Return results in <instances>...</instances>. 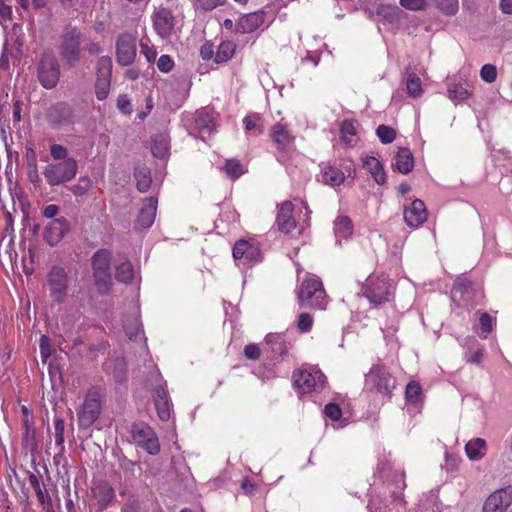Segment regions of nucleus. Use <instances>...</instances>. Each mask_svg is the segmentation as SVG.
<instances>
[{"mask_svg":"<svg viewBox=\"0 0 512 512\" xmlns=\"http://www.w3.org/2000/svg\"><path fill=\"white\" fill-rule=\"evenodd\" d=\"M361 291L375 308L390 302L394 297V285L384 275H370L363 284Z\"/></svg>","mask_w":512,"mask_h":512,"instance_id":"nucleus-1","label":"nucleus"},{"mask_svg":"<svg viewBox=\"0 0 512 512\" xmlns=\"http://www.w3.org/2000/svg\"><path fill=\"white\" fill-rule=\"evenodd\" d=\"M60 39V58L68 69L74 68L81 59L82 32L77 27L68 26Z\"/></svg>","mask_w":512,"mask_h":512,"instance_id":"nucleus-2","label":"nucleus"},{"mask_svg":"<svg viewBox=\"0 0 512 512\" xmlns=\"http://www.w3.org/2000/svg\"><path fill=\"white\" fill-rule=\"evenodd\" d=\"M298 301L301 307L325 309L327 306V295L321 280L317 277L305 279L298 291Z\"/></svg>","mask_w":512,"mask_h":512,"instance_id":"nucleus-3","label":"nucleus"},{"mask_svg":"<svg viewBox=\"0 0 512 512\" xmlns=\"http://www.w3.org/2000/svg\"><path fill=\"white\" fill-rule=\"evenodd\" d=\"M111 259L112 253L107 249L97 250L91 258L95 285L101 294L108 293L112 285Z\"/></svg>","mask_w":512,"mask_h":512,"instance_id":"nucleus-4","label":"nucleus"},{"mask_svg":"<svg viewBox=\"0 0 512 512\" xmlns=\"http://www.w3.org/2000/svg\"><path fill=\"white\" fill-rule=\"evenodd\" d=\"M78 172V162L75 158L65 161L48 163L43 169V176L51 187L70 182Z\"/></svg>","mask_w":512,"mask_h":512,"instance_id":"nucleus-5","label":"nucleus"},{"mask_svg":"<svg viewBox=\"0 0 512 512\" xmlns=\"http://www.w3.org/2000/svg\"><path fill=\"white\" fill-rule=\"evenodd\" d=\"M294 388L301 394L311 393L322 389L325 385V375L316 367H302L293 372Z\"/></svg>","mask_w":512,"mask_h":512,"instance_id":"nucleus-6","label":"nucleus"},{"mask_svg":"<svg viewBox=\"0 0 512 512\" xmlns=\"http://www.w3.org/2000/svg\"><path fill=\"white\" fill-rule=\"evenodd\" d=\"M365 386L370 391H375L383 396H390L395 388V379L380 363L371 367L365 376Z\"/></svg>","mask_w":512,"mask_h":512,"instance_id":"nucleus-7","label":"nucleus"},{"mask_svg":"<svg viewBox=\"0 0 512 512\" xmlns=\"http://www.w3.org/2000/svg\"><path fill=\"white\" fill-rule=\"evenodd\" d=\"M46 282L52 301L58 304L65 302L69 290V277L66 269L59 265H53L47 274Z\"/></svg>","mask_w":512,"mask_h":512,"instance_id":"nucleus-8","label":"nucleus"},{"mask_svg":"<svg viewBox=\"0 0 512 512\" xmlns=\"http://www.w3.org/2000/svg\"><path fill=\"white\" fill-rule=\"evenodd\" d=\"M112 66V59L109 56H102L97 62L95 94L100 101L105 100L109 95Z\"/></svg>","mask_w":512,"mask_h":512,"instance_id":"nucleus-9","label":"nucleus"},{"mask_svg":"<svg viewBox=\"0 0 512 512\" xmlns=\"http://www.w3.org/2000/svg\"><path fill=\"white\" fill-rule=\"evenodd\" d=\"M132 440L150 455L160 451V444L156 433L146 424H134L131 428Z\"/></svg>","mask_w":512,"mask_h":512,"instance_id":"nucleus-10","label":"nucleus"},{"mask_svg":"<svg viewBox=\"0 0 512 512\" xmlns=\"http://www.w3.org/2000/svg\"><path fill=\"white\" fill-rule=\"evenodd\" d=\"M101 412V402L99 396L95 392H89L84 403L78 411V422L80 428L91 427L98 419Z\"/></svg>","mask_w":512,"mask_h":512,"instance_id":"nucleus-11","label":"nucleus"},{"mask_svg":"<svg viewBox=\"0 0 512 512\" xmlns=\"http://www.w3.org/2000/svg\"><path fill=\"white\" fill-rule=\"evenodd\" d=\"M60 77V68L53 55H45L39 62L38 79L46 89L54 88Z\"/></svg>","mask_w":512,"mask_h":512,"instance_id":"nucleus-12","label":"nucleus"},{"mask_svg":"<svg viewBox=\"0 0 512 512\" xmlns=\"http://www.w3.org/2000/svg\"><path fill=\"white\" fill-rule=\"evenodd\" d=\"M136 37L122 33L116 40V61L121 66L132 64L136 58Z\"/></svg>","mask_w":512,"mask_h":512,"instance_id":"nucleus-13","label":"nucleus"},{"mask_svg":"<svg viewBox=\"0 0 512 512\" xmlns=\"http://www.w3.org/2000/svg\"><path fill=\"white\" fill-rule=\"evenodd\" d=\"M512 504V486L493 492L485 501L482 512H505Z\"/></svg>","mask_w":512,"mask_h":512,"instance_id":"nucleus-14","label":"nucleus"},{"mask_svg":"<svg viewBox=\"0 0 512 512\" xmlns=\"http://www.w3.org/2000/svg\"><path fill=\"white\" fill-rule=\"evenodd\" d=\"M153 27L156 33L162 38H169L175 27V17L167 8H159L152 16Z\"/></svg>","mask_w":512,"mask_h":512,"instance_id":"nucleus-15","label":"nucleus"},{"mask_svg":"<svg viewBox=\"0 0 512 512\" xmlns=\"http://www.w3.org/2000/svg\"><path fill=\"white\" fill-rule=\"evenodd\" d=\"M233 257L243 264H254L261 261V251L254 244L246 240H238L233 247Z\"/></svg>","mask_w":512,"mask_h":512,"instance_id":"nucleus-16","label":"nucleus"},{"mask_svg":"<svg viewBox=\"0 0 512 512\" xmlns=\"http://www.w3.org/2000/svg\"><path fill=\"white\" fill-rule=\"evenodd\" d=\"M74 117L73 108L65 102H59L51 106L47 112L48 122L53 127H61L72 123Z\"/></svg>","mask_w":512,"mask_h":512,"instance_id":"nucleus-17","label":"nucleus"},{"mask_svg":"<svg viewBox=\"0 0 512 512\" xmlns=\"http://www.w3.org/2000/svg\"><path fill=\"white\" fill-rule=\"evenodd\" d=\"M270 137L279 152H288L294 148L295 137L291 134L290 130L281 123L273 125L270 131Z\"/></svg>","mask_w":512,"mask_h":512,"instance_id":"nucleus-18","label":"nucleus"},{"mask_svg":"<svg viewBox=\"0 0 512 512\" xmlns=\"http://www.w3.org/2000/svg\"><path fill=\"white\" fill-rule=\"evenodd\" d=\"M69 222L65 217L55 218L49 222L44 231L46 242L54 246L58 244L69 231Z\"/></svg>","mask_w":512,"mask_h":512,"instance_id":"nucleus-19","label":"nucleus"},{"mask_svg":"<svg viewBox=\"0 0 512 512\" xmlns=\"http://www.w3.org/2000/svg\"><path fill=\"white\" fill-rule=\"evenodd\" d=\"M320 177L323 183L337 187L344 183L345 172L336 161L326 162L321 164Z\"/></svg>","mask_w":512,"mask_h":512,"instance_id":"nucleus-20","label":"nucleus"},{"mask_svg":"<svg viewBox=\"0 0 512 512\" xmlns=\"http://www.w3.org/2000/svg\"><path fill=\"white\" fill-rule=\"evenodd\" d=\"M426 219V206L420 199H415L409 207L404 209V220L411 228H418Z\"/></svg>","mask_w":512,"mask_h":512,"instance_id":"nucleus-21","label":"nucleus"},{"mask_svg":"<svg viewBox=\"0 0 512 512\" xmlns=\"http://www.w3.org/2000/svg\"><path fill=\"white\" fill-rule=\"evenodd\" d=\"M265 18L266 14L263 11L246 14L238 20L235 30L241 34L252 33L264 24Z\"/></svg>","mask_w":512,"mask_h":512,"instance_id":"nucleus-22","label":"nucleus"},{"mask_svg":"<svg viewBox=\"0 0 512 512\" xmlns=\"http://www.w3.org/2000/svg\"><path fill=\"white\" fill-rule=\"evenodd\" d=\"M153 401L159 418L167 421L171 416L172 404L167 393L166 387L162 384L158 385L153 394Z\"/></svg>","mask_w":512,"mask_h":512,"instance_id":"nucleus-23","label":"nucleus"},{"mask_svg":"<svg viewBox=\"0 0 512 512\" xmlns=\"http://www.w3.org/2000/svg\"><path fill=\"white\" fill-rule=\"evenodd\" d=\"M194 131L201 139L210 136L215 131V123L212 113L207 109L198 110L194 117Z\"/></svg>","mask_w":512,"mask_h":512,"instance_id":"nucleus-24","label":"nucleus"},{"mask_svg":"<svg viewBox=\"0 0 512 512\" xmlns=\"http://www.w3.org/2000/svg\"><path fill=\"white\" fill-rule=\"evenodd\" d=\"M158 200L155 197L145 199L143 207L140 209L135 222L136 228L147 229L151 227L155 221Z\"/></svg>","mask_w":512,"mask_h":512,"instance_id":"nucleus-25","label":"nucleus"},{"mask_svg":"<svg viewBox=\"0 0 512 512\" xmlns=\"http://www.w3.org/2000/svg\"><path fill=\"white\" fill-rule=\"evenodd\" d=\"M293 204L290 201H284L278 207L276 215V224L281 232L289 233L296 226V221L292 215Z\"/></svg>","mask_w":512,"mask_h":512,"instance_id":"nucleus-26","label":"nucleus"},{"mask_svg":"<svg viewBox=\"0 0 512 512\" xmlns=\"http://www.w3.org/2000/svg\"><path fill=\"white\" fill-rule=\"evenodd\" d=\"M92 496L98 505V510L103 511L114 500L115 491L108 483H98L92 488Z\"/></svg>","mask_w":512,"mask_h":512,"instance_id":"nucleus-27","label":"nucleus"},{"mask_svg":"<svg viewBox=\"0 0 512 512\" xmlns=\"http://www.w3.org/2000/svg\"><path fill=\"white\" fill-rule=\"evenodd\" d=\"M363 167L370 173L378 185L386 183L387 176L382 163L374 156L362 158Z\"/></svg>","mask_w":512,"mask_h":512,"instance_id":"nucleus-28","label":"nucleus"},{"mask_svg":"<svg viewBox=\"0 0 512 512\" xmlns=\"http://www.w3.org/2000/svg\"><path fill=\"white\" fill-rule=\"evenodd\" d=\"M395 169L401 174H408L414 168V158L408 148H399L395 155Z\"/></svg>","mask_w":512,"mask_h":512,"instance_id":"nucleus-29","label":"nucleus"},{"mask_svg":"<svg viewBox=\"0 0 512 512\" xmlns=\"http://www.w3.org/2000/svg\"><path fill=\"white\" fill-rule=\"evenodd\" d=\"M353 233V224L349 217L338 216L334 221V234L336 242L340 243L342 240H347Z\"/></svg>","mask_w":512,"mask_h":512,"instance_id":"nucleus-30","label":"nucleus"},{"mask_svg":"<svg viewBox=\"0 0 512 512\" xmlns=\"http://www.w3.org/2000/svg\"><path fill=\"white\" fill-rule=\"evenodd\" d=\"M124 330L130 340H144L142 323L137 315L127 318L124 322Z\"/></svg>","mask_w":512,"mask_h":512,"instance_id":"nucleus-31","label":"nucleus"},{"mask_svg":"<svg viewBox=\"0 0 512 512\" xmlns=\"http://www.w3.org/2000/svg\"><path fill=\"white\" fill-rule=\"evenodd\" d=\"M134 178L136 180L137 189L140 192H146L151 186V171L144 164H138L134 168Z\"/></svg>","mask_w":512,"mask_h":512,"instance_id":"nucleus-32","label":"nucleus"},{"mask_svg":"<svg viewBox=\"0 0 512 512\" xmlns=\"http://www.w3.org/2000/svg\"><path fill=\"white\" fill-rule=\"evenodd\" d=\"M465 451L470 460H480L485 454L486 442L482 438L472 439L466 444Z\"/></svg>","mask_w":512,"mask_h":512,"instance_id":"nucleus-33","label":"nucleus"},{"mask_svg":"<svg viewBox=\"0 0 512 512\" xmlns=\"http://www.w3.org/2000/svg\"><path fill=\"white\" fill-rule=\"evenodd\" d=\"M170 149L169 139L165 135H156L152 140V154L159 159L165 158Z\"/></svg>","mask_w":512,"mask_h":512,"instance_id":"nucleus-34","label":"nucleus"},{"mask_svg":"<svg viewBox=\"0 0 512 512\" xmlns=\"http://www.w3.org/2000/svg\"><path fill=\"white\" fill-rule=\"evenodd\" d=\"M356 123L353 120H344L340 127L341 141L346 146H353L356 142Z\"/></svg>","mask_w":512,"mask_h":512,"instance_id":"nucleus-35","label":"nucleus"},{"mask_svg":"<svg viewBox=\"0 0 512 512\" xmlns=\"http://www.w3.org/2000/svg\"><path fill=\"white\" fill-rule=\"evenodd\" d=\"M115 269H116L115 277L120 282L130 283L135 276V271H134L133 265L129 260H125V261L119 263L115 267Z\"/></svg>","mask_w":512,"mask_h":512,"instance_id":"nucleus-36","label":"nucleus"},{"mask_svg":"<svg viewBox=\"0 0 512 512\" xmlns=\"http://www.w3.org/2000/svg\"><path fill=\"white\" fill-rule=\"evenodd\" d=\"M235 52V45L230 41L221 42L214 56L217 64L226 63L230 60Z\"/></svg>","mask_w":512,"mask_h":512,"instance_id":"nucleus-37","label":"nucleus"},{"mask_svg":"<svg viewBox=\"0 0 512 512\" xmlns=\"http://www.w3.org/2000/svg\"><path fill=\"white\" fill-rule=\"evenodd\" d=\"M265 340L267 344L272 345V352L281 356L285 355L290 348V344L286 343L279 334H268Z\"/></svg>","mask_w":512,"mask_h":512,"instance_id":"nucleus-38","label":"nucleus"},{"mask_svg":"<svg viewBox=\"0 0 512 512\" xmlns=\"http://www.w3.org/2000/svg\"><path fill=\"white\" fill-rule=\"evenodd\" d=\"M405 399L408 404L412 405H417L422 401V388L417 382L411 381L407 384Z\"/></svg>","mask_w":512,"mask_h":512,"instance_id":"nucleus-39","label":"nucleus"},{"mask_svg":"<svg viewBox=\"0 0 512 512\" xmlns=\"http://www.w3.org/2000/svg\"><path fill=\"white\" fill-rule=\"evenodd\" d=\"M447 95L452 101H463L470 96V92L463 84L450 83L448 84Z\"/></svg>","mask_w":512,"mask_h":512,"instance_id":"nucleus-40","label":"nucleus"},{"mask_svg":"<svg viewBox=\"0 0 512 512\" xmlns=\"http://www.w3.org/2000/svg\"><path fill=\"white\" fill-rule=\"evenodd\" d=\"M407 93L413 97H420L423 90L420 78L415 73L408 74L406 78Z\"/></svg>","mask_w":512,"mask_h":512,"instance_id":"nucleus-41","label":"nucleus"},{"mask_svg":"<svg viewBox=\"0 0 512 512\" xmlns=\"http://www.w3.org/2000/svg\"><path fill=\"white\" fill-rule=\"evenodd\" d=\"M226 175L232 179H237L245 173V170L237 159H228L223 167Z\"/></svg>","mask_w":512,"mask_h":512,"instance_id":"nucleus-42","label":"nucleus"},{"mask_svg":"<svg viewBox=\"0 0 512 512\" xmlns=\"http://www.w3.org/2000/svg\"><path fill=\"white\" fill-rule=\"evenodd\" d=\"M28 479H29V483H30L31 487L34 489L40 503L45 504L47 501H49L50 497H49L48 493L46 492V490L44 488H42L39 478L34 473L29 472Z\"/></svg>","mask_w":512,"mask_h":512,"instance_id":"nucleus-43","label":"nucleus"},{"mask_svg":"<svg viewBox=\"0 0 512 512\" xmlns=\"http://www.w3.org/2000/svg\"><path fill=\"white\" fill-rule=\"evenodd\" d=\"M54 438H55V446L57 447L59 453L64 450V430H65V422L62 418L56 417L54 420Z\"/></svg>","mask_w":512,"mask_h":512,"instance_id":"nucleus-44","label":"nucleus"},{"mask_svg":"<svg viewBox=\"0 0 512 512\" xmlns=\"http://www.w3.org/2000/svg\"><path fill=\"white\" fill-rule=\"evenodd\" d=\"M260 119L259 114L247 115L243 119V124L247 131L253 132L255 135H261L264 131L262 125L258 123Z\"/></svg>","mask_w":512,"mask_h":512,"instance_id":"nucleus-45","label":"nucleus"},{"mask_svg":"<svg viewBox=\"0 0 512 512\" xmlns=\"http://www.w3.org/2000/svg\"><path fill=\"white\" fill-rule=\"evenodd\" d=\"M376 13L389 22H393L398 18L399 8L394 5L380 4L376 9Z\"/></svg>","mask_w":512,"mask_h":512,"instance_id":"nucleus-46","label":"nucleus"},{"mask_svg":"<svg viewBox=\"0 0 512 512\" xmlns=\"http://www.w3.org/2000/svg\"><path fill=\"white\" fill-rule=\"evenodd\" d=\"M92 187V181L88 176H81L78 182L70 190L75 196L85 195Z\"/></svg>","mask_w":512,"mask_h":512,"instance_id":"nucleus-47","label":"nucleus"},{"mask_svg":"<svg viewBox=\"0 0 512 512\" xmlns=\"http://www.w3.org/2000/svg\"><path fill=\"white\" fill-rule=\"evenodd\" d=\"M376 134L383 144H389L396 138V131L387 125H379Z\"/></svg>","mask_w":512,"mask_h":512,"instance_id":"nucleus-48","label":"nucleus"},{"mask_svg":"<svg viewBox=\"0 0 512 512\" xmlns=\"http://www.w3.org/2000/svg\"><path fill=\"white\" fill-rule=\"evenodd\" d=\"M226 0H194V8L204 12L212 11L215 8L224 5Z\"/></svg>","mask_w":512,"mask_h":512,"instance_id":"nucleus-49","label":"nucleus"},{"mask_svg":"<svg viewBox=\"0 0 512 512\" xmlns=\"http://www.w3.org/2000/svg\"><path fill=\"white\" fill-rule=\"evenodd\" d=\"M437 7L446 15H454L458 11V0H433Z\"/></svg>","mask_w":512,"mask_h":512,"instance_id":"nucleus-50","label":"nucleus"},{"mask_svg":"<svg viewBox=\"0 0 512 512\" xmlns=\"http://www.w3.org/2000/svg\"><path fill=\"white\" fill-rule=\"evenodd\" d=\"M479 323L481 328L480 336L485 339L493 330V319L488 313L484 312L479 317Z\"/></svg>","mask_w":512,"mask_h":512,"instance_id":"nucleus-51","label":"nucleus"},{"mask_svg":"<svg viewBox=\"0 0 512 512\" xmlns=\"http://www.w3.org/2000/svg\"><path fill=\"white\" fill-rule=\"evenodd\" d=\"M50 155L54 162L65 161V159L70 158L68 157L67 148L60 144H53L50 146Z\"/></svg>","mask_w":512,"mask_h":512,"instance_id":"nucleus-52","label":"nucleus"},{"mask_svg":"<svg viewBox=\"0 0 512 512\" xmlns=\"http://www.w3.org/2000/svg\"><path fill=\"white\" fill-rule=\"evenodd\" d=\"M324 414L327 418L336 422L339 421L342 417V410L340 406L336 403H329L324 407Z\"/></svg>","mask_w":512,"mask_h":512,"instance_id":"nucleus-53","label":"nucleus"},{"mask_svg":"<svg viewBox=\"0 0 512 512\" xmlns=\"http://www.w3.org/2000/svg\"><path fill=\"white\" fill-rule=\"evenodd\" d=\"M313 325V317L311 314L303 312L299 314L297 327L301 332H309Z\"/></svg>","mask_w":512,"mask_h":512,"instance_id":"nucleus-54","label":"nucleus"},{"mask_svg":"<svg viewBox=\"0 0 512 512\" xmlns=\"http://www.w3.org/2000/svg\"><path fill=\"white\" fill-rule=\"evenodd\" d=\"M480 76L487 83L494 82L497 77L496 67L492 64H485L480 70Z\"/></svg>","mask_w":512,"mask_h":512,"instance_id":"nucleus-55","label":"nucleus"},{"mask_svg":"<svg viewBox=\"0 0 512 512\" xmlns=\"http://www.w3.org/2000/svg\"><path fill=\"white\" fill-rule=\"evenodd\" d=\"M140 48L148 63H153L156 60L157 52L149 45V40L142 39L140 41Z\"/></svg>","mask_w":512,"mask_h":512,"instance_id":"nucleus-56","label":"nucleus"},{"mask_svg":"<svg viewBox=\"0 0 512 512\" xmlns=\"http://www.w3.org/2000/svg\"><path fill=\"white\" fill-rule=\"evenodd\" d=\"M399 3L405 9L411 11H422L426 9V0H399Z\"/></svg>","mask_w":512,"mask_h":512,"instance_id":"nucleus-57","label":"nucleus"},{"mask_svg":"<svg viewBox=\"0 0 512 512\" xmlns=\"http://www.w3.org/2000/svg\"><path fill=\"white\" fill-rule=\"evenodd\" d=\"M404 487H405L404 475L403 474L397 475V478L395 481V488L393 490H391V497L394 500H401L403 497Z\"/></svg>","mask_w":512,"mask_h":512,"instance_id":"nucleus-58","label":"nucleus"},{"mask_svg":"<svg viewBox=\"0 0 512 512\" xmlns=\"http://www.w3.org/2000/svg\"><path fill=\"white\" fill-rule=\"evenodd\" d=\"M24 427H25V432H24V436H23V441H24L26 447H31V450H33L34 447L36 446L35 431H34V429L30 428V426L28 424V420L24 421Z\"/></svg>","mask_w":512,"mask_h":512,"instance_id":"nucleus-59","label":"nucleus"},{"mask_svg":"<svg viewBox=\"0 0 512 512\" xmlns=\"http://www.w3.org/2000/svg\"><path fill=\"white\" fill-rule=\"evenodd\" d=\"M39 346H40L41 358L45 362L48 360V358L52 354V350L50 347V339L48 338V336H46V335L41 336Z\"/></svg>","mask_w":512,"mask_h":512,"instance_id":"nucleus-60","label":"nucleus"},{"mask_svg":"<svg viewBox=\"0 0 512 512\" xmlns=\"http://www.w3.org/2000/svg\"><path fill=\"white\" fill-rule=\"evenodd\" d=\"M174 67V61L169 55H161L157 61V68L164 73L170 72Z\"/></svg>","mask_w":512,"mask_h":512,"instance_id":"nucleus-61","label":"nucleus"},{"mask_svg":"<svg viewBox=\"0 0 512 512\" xmlns=\"http://www.w3.org/2000/svg\"><path fill=\"white\" fill-rule=\"evenodd\" d=\"M261 354L260 348L257 344L251 343L245 346L244 355L247 359L257 360Z\"/></svg>","mask_w":512,"mask_h":512,"instance_id":"nucleus-62","label":"nucleus"},{"mask_svg":"<svg viewBox=\"0 0 512 512\" xmlns=\"http://www.w3.org/2000/svg\"><path fill=\"white\" fill-rule=\"evenodd\" d=\"M12 8L4 0H0V22L6 23L12 19Z\"/></svg>","mask_w":512,"mask_h":512,"instance_id":"nucleus-63","label":"nucleus"},{"mask_svg":"<svg viewBox=\"0 0 512 512\" xmlns=\"http://www.w3.org/2000/svg\"><path fill=\"white\" fill-rule=\"evenodd\" d=\"M117 107L124 114H130L132 111L130 100L126 95H119L117 99Z\"/></svg>","mask_w":512,"mask_h":512,"instance_id":"nucleus-64","label":"nucleus"}]
</instances>
